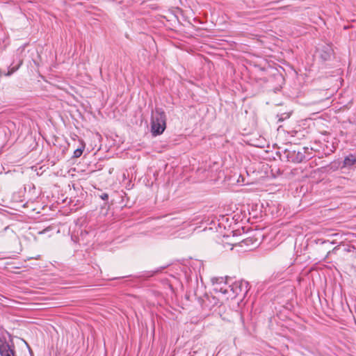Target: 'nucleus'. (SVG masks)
Returning <instances> with one entry per match:
<instances>
[{
	"label": "nucleus",
	"mask_w": 356,
	"mask_h": 356,
	"mask_svg": "<svg viewBox=\"0 0 356 356\" xmlns=\"http://www.w3.org/2000/svg\"><path fill=\"white\" fill-rule=\"evenodd\" d=\"M214 290L221 293L227 299H236L242 301L249 291V283L244 280L236 281L232 284L223 283V278H217Z\"/></svg>",
	"instance_id": "1"
},
{
	"label": "nucleus",
	"mask_w": 356,
	"mask_h": 356,
	"mask_svg": "<svg viewBox=\"0 0 356 356\" xmlns=\"http://www.w3.org/2000/svg\"><path fill=\"white\" fill-rule=\"evenodd\" d=\"M152 132L154 135L161 134L166 127V116L161 109L156 108L152 115Z\"/></svg>",
	"instance_id": "2"
},
{
	"label": "nucleus",
	"mask_w": 356,
	"mask_h": 356,
	"mask_svg": "<svg viewBox=\"0 0 356 356\" xmlns=\"http://www.w3.org/2000/svg\"><path fill=\"white\" fill-rule=\"evenodd\" d=\"M0 355L16 356L15 346L12 339L8 341L5 337H0Z\"/></svg>",
	"instance_id": "3"
},
{
	"label": "nucleus",
	"mask_w": 356,
	"mask_h": 356,
	"mask_svg": "<svg viewBox=\"0 0 356 356\" xmlns=\"http://www.w3.org/2000/svg\"><path fill=\"white\" fill-rule=\"evenodd\" d=\"M286 157L288 159V161L296 163H301L306 159L305 156V152L296 150L288 152Z\"/></svg>",
	"instance_id": "4"
},
{
	"label": "nucleus",
	"mask_w": 356,
	"mask_h": 356,
	"mask_svg": "<svg viewBox=\"0 0 356 356\" xmlns=\"http://www.w3.org/2000/svg\"><path fill=\"white\" fill-rule=\"evenodd\" d=\"M356 163V154H350L345 157L343 163V167H350Z\"/></svg>",
	"instance_id": "5"
},
{
	"label": "nucleus",
	"mask_w": 356,
	"mask_h": 356,
	"mask_svg": "<svg viewBox=\"0 0 356 356\" xmlns=\"http://www.w3.org/2000/svg\"><path fill=\"white\" fill-rule=\"evenodd\" d=\"M257 241L256 239H254L252 238H247L242 240L239 243V245L242 248L243 247L249 248L251 246H255L257 245Z\"/></svg>",
	"instance_id": "6"
},
{
	"label": "nucleus",
	"mask_w": 356,
	"mask_h": 356,
	"mask_svg": "<svg viewBox=\"0 0 356 356\" xmlns=\"http://www.w3.org/2000/svg\"><path fill=\"white\" fill-rule=\"evenodd\" d=\"M82 153H83V149L78 148L74 150V154H73V157L79 158L81 156Z\"/></svg>",
	"instance_id": "7"
},
{
	"label": "nucleus",
	"mask_w": 356,
	"mask_h": 356,
	"mask_svg": "<svg viewBox=\"0 0 356 356\" xmlns=\"http://www.w3.org/2000/svg\"><path fill=\"white\" fill-rule=\"evenodd\" d=\"M101 198L103 200H107L108 199V195L107 193H103L102 195H101Z\"/></svg>",
	"instance_id": "8"
},
{
	"label": "nucleus",
	"mask_w": 356,
	"mask_h": 356,
	"mask_svg": "<svg viewBox=\"0 0 356 356\" xmlns=\"http://www.w3.org/2000/svg\"><path fill=\"white\" fill-rule=\"evenodd\" d=\"M10 230V228L8 226L6 227L1 232H0V236H2V233L4 232H7Z\"/></svg>",
	"instance_id": "9"
},
{
	"label": "nucleus",
	"mask_w": 356,
	"mask_h": 356,
	"mask_svg": "<svg viewBox=\"0 0 356 356\" xmlns=\"http://www.w3.org/2000/svg\"><path fill=\"white\" fill-rule=\"evenodd\" d=\"M159 271V270H156V271L153 272L152 273H151L149 276H152L154 273H158Z\"/></svg>",
	"instance_id": "10"
},
{
	"label": "nucleus",
	"mask_w": 356,
	"mask_h": 356,
	"mask_svg": "<svg viewBox=\"0 0 356 356\" xmlns=\"http://www.w3.org/2000/svg\"><path fill=\"white\" fill-rule=\"evenodd\" d=\"M46 229H44L43 231L42 232H40L39 234H44L45 232Z\"/></svg>",
	"instance_id": "11"
}]
</instances>
